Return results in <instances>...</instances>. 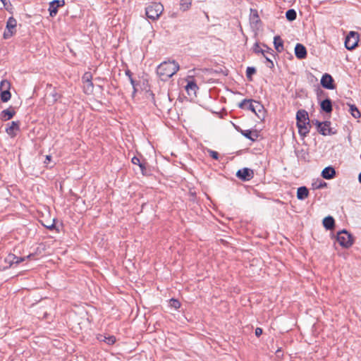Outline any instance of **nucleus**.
Instances as JSON below:
<instances>
[{
    "mask_svg": "<svg viewBox=\"0 0 361 361\" xmlns=\"http://www.w3.org/2000/svg\"><path fill=\"white\" fill-rule=\"evenodd\" d=\"M255 100L253 99H244L239 104L238 106L240 109L249 110L253 112L258 118H260V116L258 114V113L255 112Z\"/></svg>",
    "mask_w": 361,
    "mask_h": 361,
    "instance_id": "nucleus-11",
    "label": "nucleus"
},
{
    "mask_svg": "<svg viewBox=\"0 0 361 361\" xmlns=\"http://www.w3.org/2000/svg\"><path fill=\"white\" fill-rule=\"evenodd\" d=\"M125 74L128 77L129 79H130V78H133V73L129 69L125 71Z\"/></svg>",
    "mask_w": 361,
    "mask_h": 361,
    "instance_id": "nucleus-44",
    "label": "nucleus"
},
{
    "mask_svg": "<svg viewBox=\"0 0 361 361\" xmlns=\"http://www.w3.org/2000/svg\"><path fill=\"white\" fill-rule=\"evenodd\" d=\"M15 114H16L15 110L13 109V108L12 106H11L8 109L3 110L1 112L0 118L2 121H8L11 118H12Z\"/></svg>",
    "mask_w": 361,
    "mask_h": 361,
    "instance_id": "nucleus-17",
    "label": "nucleus"
},
{
    "mask_svg": "<svg viewBox=\"0 0 361 361\" xmlns=\"http://www.w3.org/2000/svg\"><path fill=\"white\" fill-rule=\"evenodd\" d=\"M250 20L252 24L258 25L261 23L258 11L256 9H250Z\"/></svg>",
    "mask_w": 361,
    "mask_h": 361,
    "instance_id": "nucleus-24",
    "label": "nucleus"
},
{
    "mask_svg": "<svg viewBox=\"0 0 361 361\" xmlns=\"http://www.w3.org/2000/svg\"><path fill=\"white\" fill-rule=\"evenodd\" d=\"M84 85V90L85 93H91L93 91L94 85L92 82H85Z\"/></svg>",
    "mask_w": 361,
    "mask_h": 361,
    "instance_id": "nucleus-33",
    "label": "nucleus"
},
{
    "mask_svg": "<svg viewBox=\"0 0 361 361\" xmlns=\"http://www.w3.org/2000/svg\"><path fill=\"white\" fill-rule=\"evenodd\" d=\"M34 255L32 254H30L25 257H17L14 254H8L4 261L6 263L8 264L7 267H11L13 264H19L20 262H24L26 259H30Z\"/></svg>",
    "mask_w": 361,
    "mask_h": 361,
    "instance_id": "nucleus-7",
    "label": "nucleus"
},
{
    "mask_svg": "<svg viewBox=\"0 0 361 361\" xmlns=\"http://www.w3.org/2000/svg\"><path fill=\"white\" fill-rule=\"evenodd\" d=\"M349 111L355 118H359L361 116V114L358 110L357 107L355 104H349Z\"/></svg>",
    "mask_w": 361,
    "mask_h": 361,
    "instance_id": "nucleus-26",
    "label": "nucleus"
},
{
    "mask_svg": "<svg viewBox=\"0 0 361 361\" xmlns=\"http://www.w3.org/2000/svg\"><path fill=\"white\" fill-rule=\"evenodd\" d=\"M207 152L209 153V156H210L212 159H215V160H219V153H218L217 152L214 151V150L210 149H207Z\"/></svg>",
    "mask_w": 361,
    "mask_h": 361,
    "instance_id": "nucleus-35",
    "label": "nucleus"
},
{
    "mask_svg": "<svg viewBox=\"0 0 361 361\" xmlns=\"http://www.w3.org/2000/svg\"><path fill=\"white\" fill-rule=\"evenodd\" d=\"M104 338V335H102V334H99V335H98V336H97V339H98L99 341H103Z\"/></svg>",
    "mask_w": 361,
    "mask_h": 361,
    "instance_id": "nucleus-47",
    "label": "nucleus"
},
{
    "mask_svg": "<svg viewBox=\"0 0 361 361\" xmlns=\"http://www.w3.org/2000/svg\"><path fill=\"white\" fill-rule=\"evenodd\" d=\"M263 333V330L262 328L257 327L255 329V334L257 337H259Z\"/></svg>",
    "mask_w": 361,
    "mask_h": 361,
    "instance_id": "nucleus-42",
    "label": "nucleus"
},
{
    "mask_svg": "<svg viewBox=\"0 0 361 361\" xmlns=\"http://www.w3.org/2000/svg\"><path fill=\"white\" fill-rule=\"evenodd\" d=\"M297 128H298V133L302 137H306L311 128L310 121H302L301 123L296 122Z\"/></svg>",
    "mask_w": 361,
    "mask_h": 361,
    "instance_id": "nucleus-12",
    "label": "nucleus"
},
{
    "mask_svg": "<svg viewBox=\"0 0 361 361\" xmlns=\"http://www.w3.org/2000/svg\"><path fill=\"white\" fill-rule=\"evenodd\" d=\"M52 97H54V101H57L60 98V95H59L56 92L52 93Z\"/></svg>",
    "mask_w": 361,
    "mask_h": 361,
    "instance_id": "nucleus-45",
    "label": "nucleus"
},
{
    "mask_svg": "<svg viewBox=\"0 0 361 361\" xmlns=\"http://www.w3.org/2000/svg\"><path fill=\"white\" fill-rule=\"evenodd\" d=\"M16 20L13 17H10L6 22V30L4 32V39H8L16 33Z\"/></svg>",
    "mask_w": 361,
    "mask_h": 361,
    "instance_id": "nucleus-6",
    "label": "nucleus"
},
{
    "mask_svg": "<svg viewBox=\"0 0 361 361\" xmlns=\"http://www.w3.org/2000/svg\"><path fill=\"white\" fill-rule=\"evenodd\" d=\"M192 0H180V9L185 11L189 9L191 6Z\"/></svg>",
    "mask_w": 361,
    "mask_h": 361,
    "instance_id": "nucleus-29",
    "label": "nucleus"
},
{
    "mask_svg": "<svg viewBox=\"0 0 361 361\" xmlns=\"http://www.w3.org/2000/svg\"><path fill=\"white\" fill-rule=\"evenodd\" d=\"M148 164L145 160H143L142 162L139 165L141 173L143 176L149 175V171L147 170Z\"/></svg>",
    "mask_w": 361,
    "mask_h": 361,
    "instance_id": "nucleus-28",
    "label": "nucleus"
},
{
    "mask_svg": "<svg viewBox=\"0 0 361 361\" xmlns=\"http://www.w3.org/2000/svg\"><path fill=\"white\" fill-rule=\"evenodd\" d=\"M263 47L267 48V49L265 50V54L268 53V54H270L271 55H272L273 56H275L274 51V50L268 47L264 44H263Z\"/></svg>",
    "mask_w": 361,
    "mask_h": 361,
    "instance_id": "nucleus-41",
    "label": "nucleus"
},
{
    "mask_svg": "<svg viewBox=\"0 0 361 361\" xmlns=\"http://www.w3.org/2000/svg\"><path fill=\"white\" fill-rule=\"evenodd\" d=\"M20 130V122L19 121H12L8 123V127L6 128V132L11 136L16 135V131Z\"/></svg>",
    "mask_w": 361,
    "mask_h": 361,
    "instance_id": "nucleus-16",
    "label": "nucleus"
},
{
    "mask_svg": "<svg viewBox=\"0 0 361 361\" xmlns=\"http://www.w3.org/2000/svg\"><path fill=\"white\" fill-rule=\"evenodd\" d=\"M309 195V190L305 186H301L298 188L297 198L300 200H304Z\"/></svg>",
    "mask_w": 361,
    "mask_h": 361,
    "instance_id": "nucleus-22",
    "label": "nucleus"
},
{
    "mask_svg": "<svg viewBox=\"0 0 361 361\" xmlns=\"http://www.w3.org/2000/svg\"><path fill=\"white\" fill-rule=\"evenodd\" d=\"M334 78L329 73H324L321 79V85L327 90H334L336 88L335 85L334 84Z\"/></svg>",
    "mask_w": 361,
    "mask_h": 361,
    "instance_id": "nucleus-10",
    "label": "nucleus"
},
{
    "mask_svg": "<svg viewBox=\"0 0 361 361\" xmlns=\"http://www.w3.org/2000/svg\"><path fill=\"white\" fill-rule=\"evenodd\" d=\"M255 112H257V111L259 113H260L261 111L264 110L263 105H262L260 102H257V101L255 102Z\"/></svg>",
    "mask_w": 361,
    "mask_h": 361,
    "instance_id": "nucleus-38",
    "label": "nucleus"
},
{
    "mask_svg": "<svg viewBox=\"0 0 361 361\" xmlns=\"http://www.w3.org/2000/svg\"><path fill=\"white\" fill-rule=\"evenodd\" d=\"M337 240L341 246L348 248L353 243V236L343 229L337 233Z\"/></svg>",
    "mask_w": 361,
    "mask_h": 361,
    "instance_id": "nucleus-4",
    "label": "nucleus"
},
{
    "mask_svg": "<svg viewBox=\"0 0 361 361\" xmlns=\"http://www.w3.org/2000/svg\"><path fill=\"white\" fill-rule=\"evenodd\" d=\"M336 176V170L332 166H327L322 171V176L326 180L331 179Z\"/></svg>",
    "mask_w": 361,
    "mask_h": 361,
    "instance_id": "nucleus-19",
    "label": "nucleus"
},
{
    "mask_svg": "<svg viewBox=\"0 0 361 361\" xmlns=\"http://www.w3.org/2000/svg\"><path fill=\"white\" fill-rule=\"evenodd\" d=\"M198 89L199 87L194 80L188 81V84L185 86V90L189 94H190L191 92L195 94L196 91Z\"/></svg>",
    "mask_w": 361,
    "mask_h": 361,
    "instance_id": "nucleus-25",
    "label": "nucleus"
},
{
    "mask_svg": "<svg viewBox=\"0 0 361 361\" xmlns=\"http://www.w3.org/2000/svg\"><path fill=\"white\" fill-rule=\"evenodd\" d=\"M131 162L135 165L139 166L142 162V161H141L137 157L135 156L132 158Z\"/></svg>",
    "mask_w": 361,
    "mask_h": 361,
    "instance_id": "nucleus-39",
    "label": "nucleus"
},
{
    "mask_svg": "<svg viewBox=\"0 0 361 361\" xmlns=\"http://www.w3.org/2000/svg\"><path fill=\"white\" fill-rule=\"evenodd\" d=\"M0 1L4 4V6L7 5V1H6L7 0H0Z\"/></svg>",
    "mask_w": 361,
    "mask_h": 361,
    "instance_id": "nucleus-48",
    "label": "nucleus"
},
{
    "mask_svg": "<svg viewBox=\"0 0 361 361\" xmlns=\"http://www.w3.org/2000/svg\"><path fill=\"white\" fill-rule=\"evenodd\" d=\"M286 18L288 21L290 22L295 20L297 18L296 11L293 8L288 9L286 13Z\"/></svg>",
    "mask_w": 361,
    "mask_h": 361,
    "instance_id": "nucleus-27",
    "label": "nucleus"
},
{
    "mask_svg": "<svg viewBox=\"0 0 361 361\" xmlns=\"http://www.w3.org/2000/svg\"><path fill=\"white\" fill-rule=\"evenodd\" d=\"M358 180L361 183V172L360 173V174L358 176Z\"/></svg>",
    "mask_w": 361,
    "mask_h": 361,
    "instance_id": "nucleus-50",
    "label": "nucleus"
},
{
    "mask_svg": "<svg viewBox=\"0 0 361 361\" xmlns=\"http://www.w3.org/2000/svg\"><path fill=\"white\" fill-rule=\"evenodd\" d=\"M92 75L91 73H90V72H86L82 77V80L84 83L92 82Z\"/></svg>",
    "mask_w": 361,
    "mask_h": 361,
    "instance_id": "nucleus-34",
    "label": "nucleus"
},
{
    "mask_svg": "<svg viewBox=\"0 0 361 361\" xmlns=\"http://www.w3.org/2000/svg\"><path fill=\"white\" fill-rule=\"evenodd\" d=\"M236 177L243 181H249L254 177V171L249 168H243L237 171Z\"/></svg>",
    "mask_w": 361,
    "mask_h": 361,
    "instance_id": "nucleus-9",
    "label": "nucleus"
},
{
    "mask_svg": "<svg viewBox=\"0 0 361 361\" xmlns=\"http://www.w3.org/2000/svg\"><path fill=\"white\" fill-rule=\"evenodd\" d=\"M264 57L266 59V61L268 62L267 66L270 68H273L274 67V64L272 60H271L269 58H268L265 54Z\"/></svg>",
    "mask_w": 361,
    "mask_h": 361,
    "instance_id": "nucleus-40",
    "label": "nucleus"
},
{
    "mask_svg": "<svg viewBox=\"0 0 361 361\" xmlns=\"http://www.w3.org/2000/svg\"><path fill=\"white\" fill-rule=\"evenodd\" d=\"M312 123L316 126L318 133L322 135H331L335 133V132L333 131L332 128L330 127L331 121H329L321 122L314 119L312 120Z\"/></svg>",
    "mask_w": 361,
    "mask_h": 361,
    "instance_id": "nucleus-3",
    "label": "nucleus"
},
{
    "mask_svg": "<svg viewBox=\"0 0 361 361\" xmlns=\"http://www.w3.org/2000/svg\"><path fill=\"white\" fill-rule=\"evenodd\" d=\"M307 49L305 47L300 43L296 44L295 47V55L297 59L301 60L307 57Z\"/></svg>",
    "mask_w": 361,
    "mask_h": 361,
    "instance_id": "nucleus-14",
    "label": "nucleus"
},
{
    "mask_svg": "<svg viewBox=\"0 0 361 361\" xmlns=\"http://www.w3.org/2000/svg\"><path fill=\"white\" fill-rule=\"evenodd\" d=\"M274 48L277 52L281 53L283 50V42L280 36L276 35L274 38Z\"/></svg>",
    "mask_w": 361,
    "mask_h": 361,
    "instance_id": "nucleus-23",
    "label": "nucleus"
},
{
    "mask_svg": "<svg viewBox=\"0 0 361 361\" xmlns=\"http://www.w3.org/2000/svg\"><path fill=\"white\" fill-rule=\"evenodd\" d=\"M326 186V183L325 182H321L318 185L315 186L316 188H322Z\"/></svg>",
    "mask_w": 361,
    "mask_h": 361,
    "instance_id": "nucleus-46",
    "label": "nucleus"
},
{
    "mask_svg": "<svg viewBox=\"0 0 361 361\" xmlns=\"http://www.w3.org/2000/svg\"><path fill=\"white\" fill-rule=\"evenodd\" d=\"M116 337L114 336H108L104 338L103 341L105 342L109 345H112L116 343Z\"/></svg>",
    "mask_w": 361,
    "mask_h": 361,
    "instance_id": "nucleus-31",
    "label": "nucleus"
},
{
    "mask_svg": "<svg viewBox=\"0 0 361 361\" xmlns=\"http://www.w3.org/2000/svg\"><path fill=\"white\" fill-rule=\"evenodd\" d=\"M180 68L179 64L175 61H164L157 68V74L162 81H166L176 74Z\"/></svg>",
    "mask_w": 361,
    "mask_h": 361,
    "instance_id": "nucleus-1",
    "label": "nucleus"
},
{
    "mask_svg": "<svg viewBox=\"0 0 361 361\" xmlns=\"http://www.w3.org/2000/svg\"><path fill=\"white\" fill-rule=\"evenodd\" d=\"M54 222H55V219L53 220V223L51 224H50V225H44V226L47 228L49 229V230H53V229L56 228V226H55V223Z\"/></svg>",
    "mask_w": 361,
    "mask_h": 361,
    "instance_id": "nucleus-43",
    "label": "nucleus"
},
{
    "mask_svg": "<svg viewBox=\"0 0 361 361\" xmlns=\"http://www.w3.org/2000/svg\"><path fill=\"white\" fill-rule=\"evenodd\" d=\"M10 86V82L6 80H2L0 83V90H1L2 88L5 89L4 90L1 91L0 94L1 100L3 102H7L8 101L10 100L11 97V94L9 91Z\"/></svg>",
    "mask_w": 361,
    "mask_h": 361,
    "instance_id": "nucleus-8",
    "label": "nucleus"
},
{
    "mask_svg": "<svg viewBox=\"0 0 361 361\" xmlns=\"http://www.w3.org/2000/svg\"><path fill=\"white\" fill-rule=\"evenodd\" d=\"M64 0H54L49 3V11L51 17L55 16L58 13L59 7L64 6Z\"/></svg>",
    "mask_w": 361,
    "mask_h": 361,
    "instance_id": "nucleus-13",
    "label": "nucleus"
},
{
    "mask_svg": "<svg viewBox=\"0 0 361 361\" xmlns=\"http://www.w3.org/2000/svg\"><path fill=\"white\" fill-rule=\"evenodd\" d=\"M164 11V6L160 3H152L145 8V13L148 18L155 20L159 18Z\"/></svg>",
    "mask_w": 361,
    "mask_h": 361,
    "instance_id": "nucleus-2",
    "label": "nucleus"
},
{
    "mask_svg": "<svg viewBox=\"0 0 361 361\" xmlns=\"http://www.w3.org/2000/svg\"><path fill=\"white\" fill-rule=\"evenodd\" d=\"M256 68L255 67H247L246 69V77L249 81L252 80V75L256 73Z\"/></svg>",
    "mask_w": 361,
    "mask_h": 361,
    "instance_id": "nucleus-30",
    "label": "nucleus"
},
{
    "mask_svg": "<svg viewBox=\"0 0 361 361\" xmlns=\"http://www.w3.org/2000/svg\"><path fill=\"white\" fill-rule=\"evenodd\" d=\"M253 51L255 53V54H262L263 56H264L265 54V49H262L259 47V45L257 42H256L255 44H254V47H253Z\"/></svg>",
    "mask_w": 361,
    "mask_h": 361,
    "instance_id": "nucleus-32",
    "label": "nucleus"
},
{
    "mask_svg": "<svg viewBox=\"0 0 361 361\" xmlns=\"http://www.w3.org/2000/svg\"><path fill=\"white\" fill-rule=\"evenodd\" d=\"M170 305L175 309H178L180 307V302L178 300L172 298L170 300Z\"/></svg>",
    "mask_w": 361,
    "mask_h": 361,
    "instance_id": "nucleus-36",
    "label": "nucleus"
},
{
    "mask_svg": "<svg viewBox=\"0 0 361 361\" xmlns=\"http://www.w3.org/2000/svg\"><path fill=\"white\" fill-rule=\"evenodd\" d=\"M323 226L326 230H332L335 227V220L331 216H326L323 219Z\"/></svg>",
    "mask_w": 361,
    "mask_h": 361,
    "instance_id": "nucleus-20",
    "label": "nucleus"
},
{
    "mask_svg": "<svg viewBox=\"0 0 361 361\" xmlns=\"http://www.w3.org/2000/svg\"><path fill=\"white\" fill-rule=\"evenodd\" d=\"M240 133L245 136L246 138L249 139L251 141H255L257 137H259V134L256 130H240Z\"/></svg>",
    "mask_w": 361,
    "mask_h": 361,
    "instance_id": "nucleus-18",
    "label": "nucleus"
},
{
    "mask_svg": "<svg viewBox=\"0 0 361 361\" xmlns=\"http://www.w3.org/2000/svg\"><path fill=\"white\" fill-rule=\"evenodd\" d=\"M359 42V34L354 31H350L346 36L345 40V47L348 50H353L357 46Z\"/></svg>",
    "mask_w": 361,
    "mask_h": 361,
    "instance_id": "nucleus-5",
    "label": "nucleus"
},
{
    "mask_svg": "<svg viewBox=\"0 0 361 361\" xmlns=\"http://www.w3.org/2000/svg\"><path fill=\"white\" fill-rule=\"evenodd\" d=\"M129 80L133 87V96H134L137 92L136 86L139 85V82L135 81L133 78H130Z\"/></svg>",
    "mask_w": 361,
    "mask_h": 361,
    "instance_id": "nucleus-37",
    "label": "nucleus"
},
{
    "mask_svg": "<svg viewBox=\"0 0 361 361\" xmlns=\"http://www.w3.org/2000/svg\"><path fill=\"white\" fill-rule=\"evenodd\" d=\"M46 159L48 160V161H50L51 160V156L50 155H47Z\"/></svg>",
    "mask_w": 361,
    "mask_h": 361,
    "instance_id": "nucleus-49",
    "label": "nucleus"
},
{
    "mask_svg": "<svg viewBox=\"0 0 361 361\" xmlns=\"http://www.w3.org/2000/svg\"><path fill=\"white\" fill-rule=\"evenodd\" d=\"M321 111L330 114L333 111L332 101L329 98H326L320 102Z\"/></svg>",
    "mask_w": 361,
    "mask_h": 361,
    "instance_id": "nucleus-15",
    "label": "nucleus"
},
{
    "mask_svg": "<svg viewBox=\"0 0 361 361\" xmlns=\"http://www.w3.org/2000/svg\"><path fill=\"white\" fill-rule=\"evenodd\" d=\"M310 121L308 113L305 109H300L296 113V122Z\"/></svg>",
    "mask_w": 361,
    "mask_h": 361,
    "instance_id": "nucleus-21",
    "label": "nucleus"
}]
</instances>
